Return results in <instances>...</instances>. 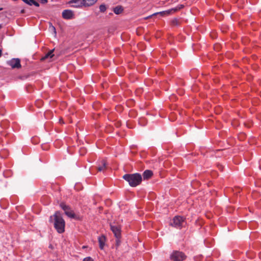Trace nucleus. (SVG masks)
<instances>
[{"label":"nucleus","instance_id":"ddd939ff","mask_svg":"<svg viewBox=\"0 0 261 261\" xmlns=\"http://www.w3.org/2000/svg\"><path fill=\"white\" fill-rule=\"evenodd\" d=\"M97 0H83L84 7H89L94 5Z\"/></svg>","mask_w":261,"mask_h":261},{"label":"nucleus","instance_id":"1a4fd4ad","mask_svg":"<svg viewBox=\"0 0 261 261\" xmlns=\"http://www.w3.org/2000/svg\"><path fill=\"white\" fill-rule=\"evenodd\" d=\"M83 0H71L69 1L68 4H72L73 7L81 8L84 7Z\"/></svg>","mask_w":261,"mask_h":261},{"label":"nucleus","instance_id":"aec40b11","mask_svg":"<svg viewBox=\"0 0 261 261\" xmlns=\"http://www.w3.org/2000/svg\"><path fill=\"white\" fill-rule=\"evenodd\" d=\"M83 261H94L93 259L91 257H85Z\"/></svg>","mask_w":261,"mask_h":261},{"label":"nucleus","instance_id":"b1692460","mask_svg":"<svg viewBox=\"0 0 261 261\" xmlns=\"http://www.w3.org/2000/svg\"><path fill=\"white\" fill-rule=\"evenodd\" d=\"M116 245L117 246H118L120 244V241L119 240V239H116Z\"/></svg>","mask_w":261,"mask_h":261},{"label":"nucleus","instance_id":"9d476101","mask_svg":"<svg viewBox=\"0 0 261 261\" xmlns=\"http://www.w3.org/2000/svg\"><path fill=\"white\" fill-rule=\"evenodd\" d=\"M107 168V163L105 160H101L99 161L97 170L98 171H104Z\"/></svg>","mask_w":261,"mask_h":261},{"label":"nucleus","instance_id":"72a5a7b5","mask_svg":"<svg viewBox=\"0 0 261 261\" xmlns=\"http://www.w3.org/2000/svg\"><path fill=\"white\" fill-rule=\"evenodd\" d=\"M2 28V25L1 24H0V29Z\"/></svg>","mask_w":261,"mask_h":261},{"label":"nucleus","instance_id":"c85d7f7f","mask_svg":"<svg viewBox=\"0 0 261 261\" xmlns=\"http://www.w3.org/2000/svg\"><path fill=\"white\" fill-rule=\"evenodd\" d=\"M24 12H25V10H24V9H22V10L21 11V13H24Z\"/></svg>","mask_w":261,"mask_h":261},{"label":"nucleus","instance_id":"6e6552de","mask_svg":"<svg viewBox=\"0 0 261 261\" xmlns=\"http://www.w3.org/2000/svg\"><path fill=\"white\" fill-rule=\"evenodd\" d=\"M111 230L113 231L116 239H119L121 236L120 228L118 226L111 225Z\"/></svg>","mask_w":261,"mask_h":261},{"label":"nucleus","instance_id":"f03ea898","mask_svg":"<svg viewBox=\"0 0 261 261\" xmlns=\"http://www.w3.org/2000/svg\"><path fill=\"white\" fill-rule=\"evenodd\" d=\"M123 178L128 182L130 186L133 187L140 185L142 180L141 175L137 173L124 174L123 176Z\"/></svg>","mask_w":261,"mask_h":261},{"label":"nucleus","instance_id":"cd10ccee","mask_svg":"<svg viewBox=\"0 0 261 261\" xmlns=\"http://www.w3.org/2000/svg\"><path fill=\"white\" fill-rule=\"evenodd\" d=\"M23 2L27 4L28 0H22Z\"/></svg>","mask_w":261,"mask_h":261},{"label":"nucleus","instance_id":"a211bd4d","mask_svg":"<svg viewBox=\"0 0 261 261\" xmlns=\"http://www.w3.org/2000/svg\"><path fill=\"white\" fill-rule=\"evenodd\" d=\"M171 23L173 25H177L179 24V20L175 18L172 20Z\"/></svg>","mask_w":261,"mask_h":261},{"label":"nucleus","instance_id":"423d86ee","mask_svg":"<svg viewBox=\"0 0 261 261\" xmlns=\"http://www.w3.org/2000/svg\"><path fill=\"white\" fill-rule=\"evenodd\" d=\"M7 63L13 69H19L21 66L20 64V60L18 58H13L10 60L8 61Z\"/></svg>","mask_w":261,"mask_h":261},{"label":"nucleus","instance_id":"dca6fc26","mask_svg":"<svg viewBox=\"0 0 261 261\" xmlns=\"http://www.w3.org/2000/svg\"><path fill=\"white\" fill-rule=\"evenodd\" d=\"M87 152V149L85 147H81L79 150V153L81 155H84Z\"/></svg>","mask_w":261,"mask_h":261},{"label":"nucleus","instance_id":"5701e85b","mask_svg":"<svg viewBox=\"0 0 261 261\" xmlns=\"http://www.w3.org/2000/svg\"><path fill=\"white\" fill-rule=\"evenodd\" d=\"M33 5H35V6H36L37 7H39V4L35 1L34 2V3Z\"/></svg>","mask_w":261,"mask_h":261},{"label":"nucleus","instance_id":"6ab92c4d","mask_svg":"<svg viewBox=\"0 0 261 261\" xmlns=\"http://www.w3.org/2000/svg\"><path fill=\"white\" fill-rule=\"evenodd\" d=\"M145 119L144 118H143L140 119V120L139 121V123L141 125H145Z\"/></svg>","mask_w":261,"mask_h":261},{"label":"nucleus","instance_id":"412c9836","mask_svg":"<svg viewBox=\"0 0 261 261\" xmlns=\"http://www.w3.org/2000/svg\"><path fill=\"white\" fill-rule=\"evenodd\" d=\"M34 1V0H28L27 4L30 6H32L33 5Z\"/></svg>","mask_w":261,"mask_h":261},{"label":"nucleus","instance_id":"39448f33","mask_svg":"<svg viewBox=\"0 0 261 261\" xmlns=\"http://www.w3.org/2000/svg\"><path fill=\"white\" fill-rule=\"evenodd\" d=\"M61 207L64 210L65 214L69 218H74L75 215L73 211L67 205L64 203L60 204Z\"/></svg>","mask_w":261,"mask_h":261},{"label":"nucleus","instance_id":"7c9ffc66","mask_svg":"<svg viewBox=\"0 0 261 261\" xmlns=\"http://www.w3.org/2000/svg\"><path fill=\"white\" fill-rule=\"evenodd\" d=\"M152 16V15H150V16H148V17H146V19L148 18H150V17H151Z\"/></svg>","mask_w":261,"mask_h":261},{"label":"nucleus","instance_id":"393cba45","mask_svg":"<svg viewBox=\"0 0 261 261\" xmlns=\"http://www.w3.org/2000/svg\"><path fill=\"white\" fill-rule=\"evenodd\" d=\"M159 13L162 15L163 14H165V13L169 14V12L163 11V12H160Z\"/></svg>","mask_w":261,"mask_h":261},{"label":"nucleus","instance_id":"f704fd0d","mask_svg":"<svg viewBox=\"0 0 261 261\" xmlns=\"http://www.w3.org/2000/svg\"><path fill=\"white\" fill-rule=\"evenodd\" d=\"M2 142V140H1V139H0V142Z\"/></svg>","mask_w":261,"mask_h":261},{"label":"nucleus","instance_id":"4be33fe9","mask_svg":"<svg viewBox=\"0 0 261 261\" xmlns=\"http://www.w3.org/2000/svg\"><path fill=\"white\" fill-rule=\"evenodd\" d=\"M5 113V110L4 109H0V114L2 115H4Z\"/></svg>","mask_w":261,"mask_h":261},{"label":"nucleus","instance_id":"bb28decb","mask_svg":"<svg viewBox=\"0 0 261 261\" xmlns=\"http://www.w3.org/2000/svg\"><path fill=\"white\" fill-rule=\"evenodd\" d=\"M1 134L2 135L5 136H6L7 135V134H5V133L3 132H1Z\"/></svg>","mask_w":261,"mask_h":261},{"label":"nucleus","instance_id":"f8f14e48","mask_svg":"<svg viewBox=\"0 0 261 261\" xmlns=\"http://www.w3.org/2000/svg\"><path fill=\"white\" fill-rule=\"evenodd\" d=\"M153 173L151 170H146L143 173V177L144 179H148L152 176Z\"/></svg>","mask_w":261,"mask_h":261},{"label":"nucleus","instance_id":"f257e3e1","mask_svg":"<svg viewBox=\"0 0 261 261\" xmlns=\"http://www.w3.org/2000/svg\"><path fill=\"white\" fill-rule=\"evenodd\" d=\"M49 222L53 223L54 227L59 233L65 231V221L59 212H56L54 215L51 216L49 220Z\"/></svg>","mask_w":261,"mask_h":261},{"label":"nucleus","instance_id":"2eb2a0df","mask_svg":"<svg viewBox=\"0 0 261 261\" xmlns=\"http://www.w3.org/2000/svg\"><path fill=\"white\" fill-rule=\"evenodd\" d=\"M54 49L50 50L48 52L44 57H42L41 60H44L47 58H51L54 56V54H53Z\"/></svg>","mask_w":261,"mask_h":261},{"label":"nucleus","instance_id":"c756f323","mask_svg":"<svg viewBox=\"0 0 261 261\" xmlns=\"http://www.w3.org/2000/svg\"><path fill=\"white\" fill-rule=\"evenodd\" d=\"M2 50L1 49H0V57L2 56Z\"/></svg>","mask_w":261,"mask_h":261},{"label":"nucleus","instance_id":"2f4dec72","mask_svg":"<svg viewBox=\"0 0 261 261\" xmlns=\"http://www.w3.org/2000/svg\"><path fill=\"white\" fill-rule=\"evenodd\" d=\"M157 14H159V13H154L152 15H156Z\"/></svg>","mask_w":261,"mask_h":261},{"label":"nucleus","instance_id":"a878e982","mask_svg":"<svg viewBox=\"0 0 261 261\" xmlns=\"http://www.w3.org/2000/svg\"><path fill=\"white\" fill-rule=\"evenodd\" d=\"M51 27L52 29L54 31L55 33H56V32L55 28L53 25H51Z\"/></svg>","mask_w":261,"mask_h":261},{"label":"nucleus","instance_id":"9b49d317","mask_svg":"<svg viewBox=\"0 0 261 261\" xmlns=\"http://www.w3.org/2000/svg\"><path fill=\"white\" fill-rule=\"evenodd\" d=\"M105 242H106V238L104 236H103V235L101 236L98 238V243H99V248L101 249H103Z\"/></svg>","mask_w":261,"mask_h":261},{"label":"nucleus","instance_id":"0eeeda50","mask_svg":"<svg viewBox=\"0 0 261 261\" xmlns=\"http://www.w3.org/2000/svg\"><path fill=\"white\" fill-rule=\"evenodd\" d=\"M62 17L66 19H72L74 17V13L70 10H65L62 12Z\"/></svg>","mask_w":261,"mask_h":261},{"label":"nucleus","instance_id":"473e14b6","mask_svg":"<svg viewBox=\"0 0 261 261\" xmlns=\"http://www.w3.org/2000/svg\"><path fill=\"white\" fill-rule=\"evenodd\" d=\"M2 10H3V8H0V11H1Z\"/></svg>","mask_w":261,"mask_h":261},{"label":"nucleus","instance_id":"f3484780","mask_svg":"<svg viewBox=\"0 0 261 261\" xmlns=\"http://www.w3.org/2000/svg\"><path fill=\"white\" fill-rule=\"evenodd\" d=\"M106 9H107L106 6L105 5L102 4V5H100L99 10H100V12H104L106 11Z\"/></svg>","mask_w":261,"mask_h":261},{"label":"nucleus","instance_id":"20e7f679","mask_svg":"<svg viewBox=\"0 0 261 261\" xmlns=\"http://www.w3.org/2000/svg\"><path fill=\"white\" fill-rule=\"evenodd\" d=\"M185 223L184 218L180 216H175L173 218L171 225L177 228H180Z\"/></svg>","mask_w":261,"mask_h":261},{"label":"nucleus","instance_id":"4468645a","mask_svg":"<svg viewBox=\"0 0 261 261\" xmlns=\"http://www.w3.org/2000/svg\"><path fill=\"white\" fill-rule=\"evenodd\" d=\"M123 11V8L121 6H118L115 7L113 9L114 12L116 14L121 13Z\"/></svg>","mask_w":261,"mask_h":261},{"label":"nucleus","instance_id":"7ed1b4c3","mask_svg":"<svg viewBox=\"0 0 261 261\" xmlns=\"http://www.w3.org/2000/svg\"><path fill=\"white\" fill-rule=\"evenodd\" d=\"M186 257L182 252L175 251L170 255V258L173 261H182Z\"/></svg>","mask_w":261,"mask_h":261}]
</instances>
